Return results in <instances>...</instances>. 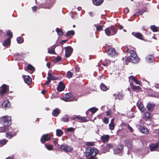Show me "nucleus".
<instances>
[{
    "instance_id": "f257e3e1",
    "label": "nucleus",
    "mask_w": 159,
    "mask_h": 159,
    "mask_svg": "<svg viewBox=\"0 0 159 159\" xmlns=\"http://www.w3.org/2000/svg\"><path fill=\"white\" fill-rule=\"evenodd\" d=\"M99 151L97 149L94 148L88 147L86 150L85 156L86 157L92 156H96L98 154Z\"/></svg>"
},
{
    "instance_id": "f03ea898",
    "label": "nucleus",
    "mask_w": 159,
    "mask_h": 159,
    "mask_svg": "<svg viewBox=\"0 0 159 159\" xmlns=\"http://www.w3.org/2000/svg\"><path fill=\"white\" fill-rule=\"evenodd\" d=\"M104 31L107 35L110 36L116 34L117 31V29L114 26H111L105 29Z\"/></svg>"
},
{
    "instance_id": "7ed1b4c3",
    "label": "nucleus",
    "mask_w": 159,
    "mask_h": 159,
    "mask_svg": "<svg viewBox=\"0 0 159 159\" xmlns=\"http://www.w3.org/2000/svg\"><path fill=\"white\" fill-rule=\"evenodd\" d=\"M0 123L5 126H8L11 124V118L8 116H3L0 118Z\"/></svg>"
},
{
    "instance_id": "20e7f679",
    "label": "nucleus",
    "mask_w": 159,
    "mask_h": 159,
    "mask_svg": "<svg viewBox=\"0 0 159 159\" xmlns=\"http://www.w3.org/2000/svg\"><path fill=\"white\" fill-rule=\"evenodd\" d=\"M139 61V58L137 56V55H136L133 57L129 56V57H127L126 60L125 61L128 62H131L136 64L138 63Z\"/></svg>"
},
{
    "instance_id": "39448f33",
    "label": "nucleus",
    "mask_w": 159,
    "mask_h": 159,
    "mask_svg": "<svg viewBox=\"0 0 159 159\" xmlns=\"http://www.w3.org/2000/svg\"><path fill=\"white\" fill-rule=\"evenodd\" d=\"M48 76L47 77V80L45 84L47 85L50 83L51 80H56L58 79V78L56 77L54 75H52V73L48 72Z\"/></svg>"
},
{
    "instance_id": "423d86ee",
    "label": "nucleus",
    "mask_w": 159,
    "mask_h": 159,
    "mask_svg": "<svg viewBox=\"0 0 159 159\" xmlns=\"http://www.w3.org/2000/svg\"><path fill=\"white\" fill-rule=\"evenodd\" d=\"M73 96L72 94L70 93H69L65 94L63 98V100L65 101H77V99H72L70 100L69 99L70 98Z\"/></svg>"
},
{
    "instance_id": "0eeeda50",
    "label": "nucleus",
    "mask_w": 159,
    "mask_h": 159,
    "mask_svg": "<svg viewBox=\"0 0 159 159\" xmlns=\"http://www.w3.org/2000/svg\"><path fill=\"white\" fill-rule=\"evenodd\" d=\"M65 56L66 58L69 57L72 53L73 49L70 46H67L65 48Z\"/></svg>"
},
{
    "instance_id": "6e6552de",
    "label": "nucleus",
    "mask_w": 159,
    "mask_h": 159,
    "mask_svg": "<svg viewBox=\"0 0 159 159\" xmlns=\"http://www.w3.org/2000/svg\"><path fill=\"white\" fill-rule=\"evenodd\" d=\"M107 52L108 55L111 57H114L117 55V53L115 49L113 48H109Z\"/></svg>"
},
{
    "instance_id": "1a4fd4ad",
    "label": "nucleus",
    "mask_w": 159,
    "mask_h": 159,
    "mask_svg": "<svg viewBox=\"0 0 159 159\" xmlns=\"http://www.w3.org/2000/svg\"><path fill=\"white\" fill-rule=\"evenodd\" d=\"M51 136L50 134H47L43 135L40 139V142L41 143L43 144L45 143L46 141H49L50 139Z\"/></svg>"
},
{
    "instance_id": "9d476101",
    "label": "nucleus",
    "mask_w": 159,
    "mask_h": 159,
    "mask_svg": "<svg viewBox=\"0 0 159 159\" xmlns=\"http://www.w3.org/2000/svg\"><path fill=\"white\" fill-rule=\"evenodd\" d=\"M8 87V86L5 84L2 85L1 90L0 92V97L3 96L7 93Z\"/></svg>"
},
{
    "instance_id": "9b49d317",
    "label": "nucleus",
    "mask_w": 159,
    "mask_h": 159,
    "mask_svg": "<svg viewBox=\"0 0 159 159\" xmlns=\"http://www.w3.org/2000/svg\"><path fill=\"white\" fill-rule=\"evenodd\" d=\"M60 148L61 149L66 152H70L73 150L72 148L68 146L65 144H62Z\"/></svg>"
},
{
    "instance_id": "f8f14e48",
    "label": "nucleus",
    "mask_w": 159,
    "mask_h": 159,
    "mask_svg": "<svg viewBox=\"0 0 159 159\" xmlns=\"http://www.w3.org/2000/svg\"><path fill=\"white\" fill-rule=\"evenodd\" d=\"M113 148V146L112 144L108 143L101 149V152L102 153H106L107 152H109L110 149H112Z\"/></svg>"
},
{
    "instance_id": "ddd939ff",
    "label": "nucleus",
    "mask_w": 159,
    "mask_h": 159,
    "mask_svg": "<svg viewBox=\"0 0 159 159\" xmlns=\"http://www.w3.org/2000/svg\"><path fill=\"white\" fill-rule=\"evenodd\" d=\"M132 34L137 38L141 40H144L143 35L141 33L137 32H132Z\"/></svg>"
},
{
    "instance_id": "4468645a",
    "label": "nucleus",
    "mask_w": 159,
    "mask_h": 159,
    "mask_svg": "<svg viewBox=\"0 0 159 159\" xmlns=\"http://www.w3.org/2000/svg\"><path fill=\"white\" fill-rule=\"evenodd\" d=\"M123 146L120 144L117 146L114 149V152L115 154H118L120 153L123 148Z\"/></svg>"
},
{
    "instance_id": "2eb2a0df",
    "label": "nucleus",
    "mask_w": 159,
    "mask_h": 159,
    "mask_svg": "<svg viewBox=\"0 0 159 159\" xmlns=\"http://www.w3.org/2000/svg\"><path fill=\"white\" fill-rule=\"evenodd\" d=\"M11 103L8 100L4 101L2 105V108H4L5 110L9 109L11 107Z\"/></svg>"
},
{
    "instance_id": "dca6fc26",
    "label": "nucleus",
    "mask_w": 159,
    "mask_h": 159,
    "mask_svg": "<svg viewBox=\"0 0 159 159\" xmlns=\"http://www.w3.org/2000/svg\"><path fill=\"white\" fill-rule=\"evenodd\" d=\"M139 129L143 134H146L149 133V131L147 128L146 127L142 126L141 125H139Z\"/></svg>"
},
{
    "instance_id": "f3484780",
    "label": "nucleus",
    "mask_w": 159,
    "mask_h": 159,
    "mask_svg": "<svg viewBox=\"0 0 159 159\" xmlns=\"http://www.w3.org/2000/svg\"><path fill=\"white\" fill-rule=\"evenodd\" d=\"M65 88V86L63 83L62 81H60L57 87V89L59 92L63 91Z\"/></svg>"
},
{
    "instance_id": "a211bd4d",
    "label": "nucleus",
    "mask_w": 159,
    "mask_h": 159,
    "mask_svg": "<svg viewBox=\"0 0 159 159\" xmlns=\"http://www.w3.org/2000/svg\"><path fill=\"white\" fill-rule=\"evenodd\" d=\"M159 147V142H158L156 143H153L150 146L151 151H155Z\"/></svg>"
},
{
    "instance_id": "6ab92c4d",
    "label": "nucleus",
    "mask_w": 159,
    "mask_h": 159,
    "mask_svg": "<svg viewBox=\"0 0 159 159\" xmlns=\"http://www.w3.org/2000/svg\"><path fill=\"white\" fill-rule=\"evenodd\" d=\"M137 106L141 111L143 112L144 111V106L140 100H139L137 102Z\"/></svg>"
},
{
    "instance_id": "aec40b11",
    "label": "nucleus",
    "mask_w": 159,
    "mask_h": 159,
    "mask_svg": "<svg viewBox=\"0 0 159 159\" xmlns=\"http://www.w3.org/2000/svg\"><path fill=\"white\" fill-rule=\"evenodd\" d=\"M130 87L131 88L133 91H137L141 90V88L139 86L135 85L133 83H130Z\"/></svg>"
},
{
    "instance_id": "412c9836",
    "label": "nucleus",
    "mask_w": 159,
    "mask_h": 159,
    "mask_svg": "<svg viewBox=\"0 0 159 159\" xmlns=\"http://www.w3.org/2000/svg\"><path fill=\"white\" fill-rule=\"evenodd\" d=\"M61 110L57 108L53 110L52 112V115L54 117H57L60 114Z\"/></svg>"
},
{
    "instance_id": "4be33fe9",
    "label": "nucleus",
    "mask_w": 159,
    "mask_h": 159,
    "mask_svg": "<svg viewBox=\"0 0 159 159\" xmlns=\"http://www.w3.org/2000/svg\"><path fill=\"white\" fill-rule=\"evenodd\" d=\"M110 136L108 135H105L101 137L100 139L102 142H107L109 139Z\"/></svg>"
},
{
    "instance_id": "5701e85b",
    "label": "nucleus",
    "mask_w": 159,
    "mask_h": 159,
    "mask_svg": "<svg viewBox=\"0 0 159 159\" xmlns=\"http://www.w3.org/2000/svg\"><path fill=\"white\" fill-rule=\"evenodd\" d=\"M24 82L28 85H29L32 82V79L29 76H25L23 78Z\"/></svg>"
},
{
    "instance_id": "b1692460",
    "label": "nucleus",
    "mask_w": 159,
    "mask_h": 159,
    "mask_svg": "<svg viewBox=\"0 0 159 159\" xmlns=\"http://www.w3.org/2000/svg\"><path fill=\"white\" fill-rule=\"evenodd\" d=\"M6 137L8 139H11L16 134V132H13L11 133L7 132L6 133Z\"/></svg>"
},
{
    "instance_id": "393cba45",
    "label": "nucleus",
    "mask_w": 159,
    "mask_h": 159,
    "mask_svg": "<svg viewBox=\"0 0 159 159\" xmlns=\"http://www.w3.org/2000/svg\"><path fill=\"white\" fill-rule=\"evenodd\" d=\"M155 106V104L154 103H148L147 106V107L148 111H153Z\"/></svg>"
},
{
    "instance_id": "a878e982",
    "label": "nucleus",
    "mask_w": 159,
    "mask_h": 159,
    "mask_svg": "<svg viewBox=\"0 0 159 159\" xmlns=\"http://www.w3.org/2000/svg\"><path fill=\"white\" fill-rule=\"evenodd\" d=\"M26 70H30L31 71V72H30V73L31 74H32L34 71H35V68L31 65L30 64H29L27 66L26 68Z\"/></svg>"
},
{
    "instance_id": "bb28decb",
    "label": "nucleus",
    "mask_w": 159,
    "mask_h": 159,
    "mask_svg": "<svg viewBox=\"0 0 159 159\" xmlns=\"http://www.w3.org/2000/svg\"><path fill=\"white\" fill-rule=\"evenodd\" d=\"M93 4L97 6H99L102 4L104 0H92Z\"/></svg>"
},
{
    "instance_id": "cd10ccee",
    "label": "nucleus",
    "mask_w": 159,
    "mask_h": 159,
    "mask_svg": "<svg viewBox=\"0 0 159 159\" xmlns=\"http://www.w3.org/2000/svg\"><path fill=\"white\" fill-rule=\"evenodd\" d=\"M57 46L56 45H53L51 47L50 49H49L48 51V53L51 54H54L55 53V48Z\"/></svg>"
},
{
    "instance_id": "c85d7f7f",
    "label": "nucleus",
    "mask_w": 159,
    "mask_h": 159,
    "mask_svg": "<svg viewBox=\"0 0 159 159\" xmlns=\"http://www.w3.org/2000/svg\"><path fill=\"white\" fill-rule=\"evenodd\" d=\"M146 61L148 62L152 63L154 59V58L152 55H149L146 57Z\"/></svg>"
},
{
    "instance_id": "c756f323",
    "label": "nucleus",
    "mask_w": 159,
    "mask_h": 159,
    "mask_svg": "<svg viewBox=\"0 0 159 159\" xmlns=\"http://www.w3.org/2000/svg\"><path fill=\"white\" fill-rule=\"evenodd\" d=\"M53 2H51L49 3H48L46 5L43 6V8L44 9H50L52 7Z\"/></svg>"
},
{
    "instance_id": "7c9ffc66",
    "label": "nucleus",
    "mask_w": 159,
    "mask_h": 159,
    "mask_svg": "<svg viewBox=\"0 0 159 159\" xmlns=\"http://www.w3.org/2000/svg\"><path fill=\"white\" fill-rule=\"evenodd\" d=\"M126 52H129L130 54V56H129L133 57L135 56L136 55H137L136 51L133 50L131 49L129 50V49L127 48L126 50Z\"/></svg>"
},
{
    "instance_id": "2f4dec72",
    "label": "nucleus",
    "mask_w": 159,
    "mask_h": 159,
    "mask_svg": "<svg viewBox=\"0 0 159 159\" xmlns=\"http://www.w3.org/2000/svg\"><path fill=\"white\" fill-rule=\"evenodd\" d=\"M151 116L149 112L146 111L145 112L144 118L145 120H147L148 119H151Z\"/></svg>"
},
{
    "instance_id": "473e14b6",
    "label": "nucleus",
    "mask_w": 159,
    "mask_h": 159,
    "mask_svg": "<svg viewBox=\"0 0 159 159\" xmlns=\"http://www.w3.org/2000/svg\"><path fill=\"white\" fill-rule=\"evenodd\" d=\"M11 43V39L10 38H8L7 39L5 40L4 42L2 43L3 45L5 46L6 47L8 45L10 44Z\"/></svg>"
},
{
    "instance_id": "72a5a7b5",
    "label": "nucleus",
    "mask_w": 159,
    "mask_h": 159,
    "mask_svg": "<svg viewBox=\"0 0 159 159\" xmlns=\"http://www.w3.org/2000/svg\"><path fill=\"white\" fill-rule=\"evenodd\" d=\"M145 12L144 10L142 9L139 10L138 12L135 13L134 16H138L139 15H142L143 13Z\"/></svg>"
},
{
    "instance_id": "f704fd0d",
    "label": "nucleus",
    "mask_w": 159,
    "mask_h": 159,
    "mask_svg": "<svg viewBox=\"0 0 159 159\" xmlns=\"http://www.w3.org/2000/svg\"><path fill=\"white\" fill-rule=\"evenodd\" d=\"M125 142L128 148H131L132 147V142L129 139H126Z\"/></svg>"
},
{
    "instance_id": "c9c22d12",
    "label": "nucleus",
    "mask_w": 159,
    "mask_h": 159,
    "mask_svg": "<svg viewBox=\"0 0 159 159\" xmlns=\"http://www.w3.org/2000/svg\"><path fill=\"white\" fill-rule=\"evenodd\" d=\"M69 120V117L67 115H66L62 117L61 119V121L63 122H68Z\"/></svg>"
},
{
    "instance_id": "e433bc0d",
    "label": "nucleus",
    "mask_w": 159,
    "mask_h": 159,
    "mask_svg": "<svg viewBox=\"0 0 159 159\" xmlns=\"http://www.w3.org/2000/svg\"><path fill=\"white\" fill-rule=\"evenodd\" d=\"M56 135L58 137L61 136L63 134V132L61 129H57L56 130Z\"/></svg>"
},
{
    "instance_id": "4c0bfd02",
    "label": "nucleus",
    "mask_w": 159,
    "mask_h": 159,
    "mask_svg": "<svg viewBox=\"0 0 159 159\" xmlns=\"http://www.w3.org/2000/svg\"><path fill=\"white\" fill-rule=\"evenodd\" d=\"M56 31L57 32L58 35L59 36H61L64 34L62 29L57 28L56 29Z\"/></svg>"
},
{
    "instance_id": "58836bf2",
    "label": "nucleus",
    "mask_w": 159,
    "mask_h": 159,
    "mask_svg": "<svg viewBox=\"0 0 159 159\" xmlns=\"http://www.w3.org/2000/svg\"><path fill=\"white\" fill-rule=\"evenodd\" d=\"M100 87L101 89L103 91H106L108 89L107 87L102 83L101 84Z\"/></svg>"
},
{
    "instance_id": "ea45409f",
    "label": "nucleus",
    "mask_w": 159,
    "mask_h": 159,
    "mask_svg": "<svg viewBox=\"0 0 159 159\" xmlns=\"http://www.w3.org/2000/svg\"><path fill=\"white\" fill-rule=\"evenodd\" d=\"M75 34V32L73 30L67 31L65 35L66 37H68L70 35H74Z\"/></svg>"
},
{
    "instance_id": "a19ab883",
    "label": "nucleus",
    "mask_w": 159,
    "mask_h": 159,
    "mask_svg": "<svg viewBox=\"0 0 159 159\" xmlns=\"http://www.w3.org/2000/svg\"><path fill=\"white\" fill-rule=\"evenodd\" d=\"M102 65L105 66H107L111 64L110 60L106 59L102 62Z\"/></svg>"
},
{
    "instance_id": "79ce46f5",
    "label": "nucleus",
    "mask_w": 159,
    "mask_h": 159,
    "mask_svg": "<svg viewBox=\"0 0 159 159\" xmlns=\"http://www.w3.org/2000/svg\"><path fill=\"white\" fill-rule=\"evenodd\" d=\"M8 128L7 126H4L0 128V131L2 132H5L8 131Z\"/></svg>"
},
{
    "instance_id": "37998d69",
    "label": "nucleus",
    "mask_w": 159,
    "mask_h": 159,
    "mask_svg": "<svg viewBox=\"0 0 159 159\" xmlns=\"http://www.w3.org/2000/svg\"><path fill=\"white\" fill-rule=\"evenodd\" d=\"M7 141L8 140L5 139L0 140V147L6 144Z\"/></svg>"
},
{
    "instance_id": "c03bdc74",
    "label": "nucleus",
    "mask_w": 159,
    "mask_h": 159,
    "mask_svg": "<svg viewBox=\"0 0 159 159\" xmlns=\"http://www.w3.org/2000/svg\"><path fill=\"white\" fill-rule=\"evenodd\" d=\"M130 78L132 79L136 84H140V81L138 80L134 76H131L130 77Z\"/></svg>"
},
{
    "instance_id": "a18cd8bd",
    "label": "nucleus",
    "mask_w": 159,
    "mask_h": 159,
    "mask_svg": "<svg viewBox=\"0 0 159 159\" xmlns=\"http://www.w3.org/2000/svg\"><path fill=\"white\" fill-rule=\"evenodd\" d=\"M124 95L121 92H119L117 94V98L119 100H122L123 98Z\"/></svg>"
},
{
    "instance_id": "49530a36",
    "label": "nucleus",
    "mask_w": 159,
    "mask_h": 159,
    "mask_svg": "<svg viewBox=\"0 0 159 159\" xmlns=\"http://www.w3.org/2000/svg\"><path fill=\"white\" fill-rule=\"evenodd\" d=\"M150 28L153 32H156L158 31L157 28L155 25H152L150 26Z\"/></svg>"
},
{
    "instance_id": "de8ad7c7",
    "label": "nucleus",
    "mask_w": 159,
    "mask_h": 159,
    "mask_svg": "<svg viewBox=\"0 0 159 159\" xmlns=\"http://www.w3.org/2000/svg\"><path fill=\"white\" fill-rule=\"evenodd\" d=\"M73 73L70 71H68L66 74V77L67 78L70 79L73 76Z\"/></svg>"
},
{
    "instance_id": "09e8293b",
    "label": "nucleus",
    "mask_w": 159,
    "mask_h": 159,
    "mask_svg": "<svg viewBox=\"0 0 159 159\" xmlns=\"http://www.w3.org/2000/svg\"><path fill=\"white\" fill-rule=\"evenodd\" d=\"M16 40L17 43H21L24 42V39L23 37H17Z\"/></svg>"
},
{
    "instance_id": "8fccbe9b",
    "label": "nucleus",
    "mask_w": 159,
    "mask_h": 159,
    "mask_svg": "<svg viewBox=\"0 0 159 159\" xmlns=\"http://www.w3.org/2000/svg\"><path fill=\"white\" fill-rule=\"evenodd\" d=\"M98 110V109L97 108L93 107L89 109L88 111H91L92 114H94Z\"/></svg>"
},
{
    "instance_id": "3c124183",
    "label": "nucleus",
    "mask_w": 159,
    "mask_h": 159,
    "mask_svg": "<svg viewBox=\"0 0 159 159\" xmlns=\"http://www.w3.org/2000/svg\"><path fill=\"white\" fill-rule=\"evenodd\" d=\"M7 35L9 36V38H10L11 39L13 37L12 33L10 30H8L7 31Z\"/></svg>"
},
{
    "instance_id": "603ef678",
    "label": "nucleus",
    "mask_w": 159,
    "mask_h": 159,
    "mask_svg": "<svg viewBox=\"0 0 159 159\" xmlns=\"http://www.w3.org/2000/svg\"><path fill=\"white\" fill-rule=\"evenodd\" d=\"M103 26L101 25H98L96 26V30L98 31H100L103 30Z\"/></svg>"
},
{
    "instance_id": "864d4df0",
    "label": "nucleus",
    "mask_w": 159,
    "mask_h": 159,
    "mask_svg": "<svg viewBox=\"0 0 159 159\" xmlns=\"http://www.w3.org/2000/svg\"><path fill=\"white\" fill-rule=\"evenodd\" d=\"M44 145L46 148L49 150H51L53 148L52 145H47L45 144Z\"/></svg>"
},
{
    "instance_id": "5fc2aeb1",
    "label": "nucleus",
    "mask_w": 159,
    "mask_h": 159,
    "mask_svg": "<svg viewBox=\"0 0 159 159\" xmlns=\"http://www.w3.org/2000/svg\"><path fill=\"white\" fill-rule=\"evenodd\" d=\"M88 121V120L84 117H81L80 121H79L80 122H86Z\"/></svg>"
},
{
    "instance_id": "6e6d98bb",
    "label": "nucleus",
    "mask_w": 159,
    "mask_h": 159,
    "mask_svg": "<svg viewBox=\"0 0 159 159\" xmlns=\"http://www.w3.org/2000/svg\"><path fill=\"white\" fill-rule=\"evenodd\" d=\"M109 128L110 130H113L114 129L115 125L114 123H110L109 125Z\"/></svg>"
},
{
    "instance_id": "4d7b16f0",
    "label": "nucleus",
    "mask_w": 159,
    "mask_h": 159,
    "mask_svg": "<svg viewBox=\"0 0 159 159\" xmlns=\"http://www.w3.org/2000/svg\"><path fill=\"white\" fill-rule=\"evenodd\" d=\"M109 121V120L108 118L106 117H104V119L103 120V122L105 124H107L108 123Z\"/></svg>"
},
{
    "instance_id": "13d9d810",
    "label": "nucleus",
    "mask_w": 159,
    "mask_h": 159,
    "mask_svg": "<svg viewBox=\"0 0 159 159\" xmlns=\"http://www.w3.org/2000/svg\"><path fill=\"white\" fill-rule=\"evenodd\" d=\"M75 129L73 127H70L68 128L67 129V131L68 132H73L75 131Z\"/></svg>"
},
{
    "instance_id": "bf43d9fd",
    "label": "nucleus",
    "mask_w": 159,
    "mask_h": 159,
    "mask_svg": "<svg viewBox=\"0 0 159 159\" xmlns=\"http://www.w3.org/2000/svg\"><path fill=\"white\" fill-rule=\"evenodd\" d=\"M94 143L93 142H87L86 145L88 146H93L94 145Z\"/></svg>"
},
{
    "instance_id": "052dcab7",
    "label": "nucleus",
    "mask_w": 159,
    "mask_h": 159,
    "mask_svg": "<svg viewBox=\"0 0 159 159\" xmlns=\"http://www.w3.org/2000/svg\"><path fill=\"white\" fill-rule=\"evenodd\" d=\"M129 10L127 7L125 8L124 9V12L125 14H127L129 12Z\"/></svg>"
},
{
    "instance_id": "680f3d73",
    "label": "nucleus",
    "mask_w": 159,
    "mask_h": 159,
    "mask_svg": "<svg viewBox=\"0 0 159 159\" xmlns=\"http://www.w3.org/2000/svg\"><path fill=\"white\" fill-rule=\"evenodd\" d=\"M61 60V57L59 56H57L55 59V61L57 62Z\"/></svg>"
},
{
    "instance_id": "e2e57ef3",
    "label": "nucleus",
    "mask_w": 159,
    "mask_h": 159,
    "mask_svg": "<svg viewBox=\"0 0 159 159\" xmlns=\"http://www.w3.org/2000/svg\"><path fill=\"white\" fill-rule=\"evenodd\" d=\"M37 8H38L36 6H35L33 7L32 8V10L34 12H35L36 11L37 9Z\"/></svg>"
},
{
    "instance_id": "0e129e2a",
    "label": "nucleus",
    "mask_w": 159,
    "mask_h": 159,
    "mask_svg": "<svg viewBox=\"0 0 159 159\" xmlns=\"http://www.w3.org/2000/svg\"><path fill=\"white\" fill-rule=\"evenodd\" d=\"M128 129L129 130L130 132H133V129L129 125H128Z\"/></svg>"
},
{
    "instance_id": "69168bd1",
    "label": "nucleus",
    "mask_w": 159,
    "mask_h": 159,
    "mask_svg": "<svg viewBox=\"0 0 159 159\" xmlns=\"http://www.w3.org/2000/svg\"><path fill=\"white\" fill-rule=\"evenodd\" d=\"M88 159H98V158L96 157V156H92L88 158Z\"/></svg>"
},
{
    "instance_id": "338daca9",
    "label": "nucleus",
    "mask_w": 159,
    "mask_h": 159,
    "mask_svg": "<svg viewBox=\"0 0 159 159\" xmlns=\"http://www.w3.org/2000/svg\"><path fill=\"white\" fill-rule=\"evenodd\" d=\"M111 111H107L106 112V115L107 116H111Z\"/></svg>"
},
{
    "instance_id": "774afa93",
    "label": "nucleus",
    "mask_w": 159,
    "mask_h": 159,
    "mask_svg": "<svg viewBox=\"0 0 159 159\" xmlns=\"http://www.w3.org/2000/svg\"><path fill=\"white\" fill-rule=\"evenodd\" d=\"M67 41V40H62L61 42L60 43L61 45H62L64 43H66Z\"/></svg>"
}]
</instances>
